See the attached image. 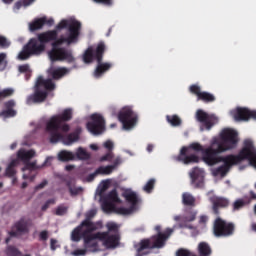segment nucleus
<instances>
[{
	"label": "nucleus",
	"instance_id": "obj_20",
	"mask_svg": "<svg viewBox=\"0 0 256 256\" xmlns=\"http://www.w3.org/2000/svg\"><path fill=\"white\" fill-rule=\"evenodd\" d=\"M94 236L95 234H93V232H87V230H83L82 232V237L84 239V248L87 251H97V248L99 247V244H97V242L95 241L99 238H95Z\"/></svg>",
	"mask_w": 256,
	"mask_h": 256
},
{
	"label": "nucleus",
	"instance_id": "obj_55",
	"mask_svg": "<svg viewBox=\"0 0 256 256\" xmlns=\"http://www.w3.org/2000/svg\"><path fill=\"white\" fill-rule=\"evenodd\" d=\"M107 189H109V181H104L100 188L99 194L102 195V193H105Z\"/></svg>",
	"mask_w": 256,
	"mask_h": 256
},
{
	"label": "nucleus",
	"instance_id": "obj_31",
	"mask_svg": "<svg viewBox=\"0 0 256 256\" xmlns=\"http://www.w3.org/2000/svg\"><path fill=\"white\" fill-rule=\"evenodd\" d=\"M45 26V19L38 18L29 24L30 31H39V29H43Z\"/></svg>",
	"mask_w": 256,
	"mask_h": 256
},
{
	"label": "nucleus",
	"instance_id": "obj_3",
	"mask_svg": "<svg viewBox=\"0 0 256 256\" xmlns=\"http://www.w3.org/2000/svg\"><path fill=\"white\" fill-rule=\"evenodd\" d=\"M71 119H73V110L70 108L63 110L61 114L54 115L49 119L46 123V131L50 134V143H59V141H63L65 145H73V143L79 141V133L77 132L70 133L66 138L60 132H69L71 127L69 124L65 123L71 121Z\"/></svg>",
	"mask_w": 256,
	"mask_h": 256
},
{
	"label": "nucleus",
	"instance_id": "obj_58",
	"mask_svg": "<svg viewBox=\"0 0 256 256\" xmlns=\"http://www.w3.org/2000/svg\"><path fill=\"white\" fill-rule=\"evenodd\" d=\"M23 179H29V181H35V177H37V174H23Z\"/></svg>",
	"mask_w": 256,
	"mask_h": 256
},
{
	"label": "nucleus",
	"instance_id": "obj_51",
	"mask_svg": "<svg viewBox=\"0 0 256 256\" xmlns=\"http://www.w3.org/2000/svg\"><path fill=\"white\" fill-rule=\"evenodd\" d=\"M56 200L55 198L49 199L45 202V204L42 206L41 210L46 211L51 205H55Z\"/></svg>",
	"mask_w": 256,
	"mask_h": 256
},
{
	"label": "nucleus",
	"instance_id": "obj_40",
	"mask_svg": "<svg viewBox=\"0 0 256 256\" xmlns=\"http://www.w3.org/2000/svg\"><path fill=\"white\" fill-rule=\"evenodd\" d=\"M5 253L7 256H21L22 253L17 249V247L13 245H9L6 247Z\"/></svg>",
	"mask_w": 256,
	"mask_h": 256
},
{
	"label": "nucleus",
	"instance_id": "obj_9",
	"mask_svg": "<svg viewBox=\"0 0 256 256\" xmlns=\"http://www.w3.org/2000/svg\"><path fill=\"white\" fill-rule=\"evenodd\" d=\"M118 119L123 125V129L129 131V129H133L135 125H137V121L139 117L133 111V108L130 106H125L122 108L118 114Z\"/></svg>",
	"mask_w": 256,
	"mask_h": 256
},
{
	"label": "nucleus",
	"instance_id": "obj_33",
	"mask_svg": "<svg viewBox=\"0 0 256 256\" xmlns=\"http://www.w3.org/2000/svg\"><path fill=\"white\" fill-rule=\"evenodd\" d=\"M119 201V195L117 194V190L110 191L105 197L104 202L108 203H117Z\"/></svg>",
	"mask_w": 256,
	"mask_h": 256
},
{
	"label": "nucleus",
	"instance_id": "obj_43",
	"mask_svg": "<svg viewBox=\"0 0 256 256\" xmlns=\"http://www.w3.org/2000/svg\"><path fill=\"white\" fill-rule=\"evenodd\" d=\"M66 185L69 189V193L72 197H74L75 195H79V193H81L83 191V188L78 187V188H72L71 187V181L66 182Z\"/></svg>",
	"mask_w": 256,
	"mask_h": 256
},
{
	"label": "nucleus",
	"instance_id": "obj_19",
	"mask_svg": "<svg viewBox=\"0 0 256 256\" xmlns=\"http://www.w3.org/2000/svg\"><path fill=\"white\" fill-rule=\"evenodd\" d=\"M96 215L95 210H91L86 214V219L82 221V226H85L84 231L86 233H93V231H97V229H101L103 227V224L101 222H93L91 219H93Z\"/></svg>",
	"mask_w": 256,
	"mask_h": 256
},
{
	"label": "nucleus",
	"instance_id": "obj_49",
	"mask_svg": "<svg viewBox=\"0 0 256 256\" xmlns=\"http://www.w3.org/2000/svg\"><path fill=\"white\" fill-rule=\"evenodd\" d=\"M192 255H194L193 252L183 248L178 249L176 252V256H192Z\"/></svg>",
	"mask_w": 256,
	"mask_h": 256
},
{
	"label": "nucleus",
	"instance_id": "obj_63",
	"mask_svg": "<svg viewBox=\"0 0 256 256\" xmlns=\"http://www.w3.org/2000/svg\"><path fill=\"white\" fill-rule=\"evenodd\" d=\"M55 245H57V240L52 238L50 240V248L52 249V251H55V249H57V247Z\"/></svg>",
	"mask_w": 256,
	"mask_h": 256
},
{
	"label": "nucleus",
	"instance_id": "obj_11",
	"mask_svg": "<svg viewBox=\"0 0 256 256\" xmlns=\"http://www.w3.org/2000/svg\"><path fill=\"white\" fill-rule=\"evenodd\" d=\"M103 242L106 249H115L119 246L121 237L119 234H109V232H97L93 236Z\"/></svg>",
	"mask_w": 256,
	"mask_h": 256
},
{
	"label": "nucleus",
	"instance_id": "obj_17",
	"mask_svg": "<svg viewBox=\"0 0 256 256\" xmlns=\"http://www.w3.org/2000/svg\"><path fill=\"white\" fill-rule=\"evenodd\" d=\"M232 115L235 121H249V119L256 121V110H249V108L238 107Z\"/></svg>",
	"mask_w": 256,
	"mask_h": 256
},
{
	"label": "nucleus",
	"instance_id": "obj_23",
	"mask_svg": "<svg viewBox=\"0 0 256 256\" xmlns=\"http://www.w3.org/2000/svg\"><path fill=\"white\" fill-rule=\"evenodd\" d=\"M171 233H173V229H166L165 233L159 232L157 236H155V240L153 243V247L156 249H161V247L165 246V241L171 237Z\"/></svg>",
	"mask_w": 256,
	"mask_h": 256
},
{
	"label": "nucleus",
	"instance_id": "obj_62",
	"mask_svg": "<svg viewBox=\"0 0 256 256\" xmlns=\"http://www.w3.org/2000/svg\"><path fill=\"white\" fill-rule=\"evenodd\" d=\"M42 19L45 20V25H48L49 27H51V25H53V23H55V21L52 18L47 19V17H42Z\"/></svg>",
	"mask_w": 256,
	"mask_h": 256
},
{
	"label": "nucleus",
	"instance_id": "obj_57",
	"mask_svg": "<svg viewBox=\"0 0 256 256\" xmlns=\"http://www.w3.org/2000/svg\"><path fill=\"white\" fill-rule=\"evenodd\" d=\"M104 147H105V149L108 150V152L113 151V147H114L113 142H111L110 140H107V141L104 143Z\"/></svg>",
	"mask_w": 256,
	"mask_h": 256
},
{
	"label": "nucleus",
	"instance_id": "obj_64",
	"mask_svg": "<svg viewBox=\"0 0 256 256\" xmlns=\"http://www.w3.org/2000/svg\"><path fill=\"white\" fill-rule=\"evenodd\" d=\"M147 151H148V153H151V152H153V149H154V146H153V144H148V146H147Z\"/></svg>",
	"mask_w": 256,
	"mask_h": 256
},
{
	"label": "nucleus",
	"instance_id": "obj_5",
	"mask_svg": "<svg viewBox=\"0 0 256 256\" xmlns=\"http://www.w3.org/2000/svg\"><path fill=\"white\" fill-rule=\"evenodd\" d=\"M105 51H107V46L105 42L100 41L96 49L89 47L83 55L84 63H93V59L97 62V66L93 72L95 79H101L104 73L110 71L113 67V63L111 62H103V55H105Z\"/></svg>",
	"mask_w": 256,
	"mask_h": 256
},
{
	"label": "nucleus",
	"instance_id": "obj_38",
	"mask_svg": "<svg viewBox=\"0 0 256 256\" xmlns=\"http://www.w3.org/2000/svg\"><path fill=\"white\" fill-rule=\"evenodd\" d=\"M150 245H151V242L149 240H142L139 244V248L137 249L138 255L139 256L147 255V253H143V251H145V249H149Z\"/></svg>",
	"mask_w": 256,
	"mask_h": 256
},
{
	"label": "nucleus",
	"instance_id": "obj_14",
	"mask_svg": "<svg viewBox=\"0 0 256 256\" xmlns=\"http://www.w3.org/2000/svg\"><path fill=\"white\" fill-rule=\"evenodd\" d=\"M196 119L199 123H202L206 131H211L213 125L217 123V117H215V115H209L203 110H198L196 112Z\"/></svg>",
	"mask_w": 256,
	"mask_h": 256
},
{
	"label": "nucleus",
	"instance_id": "obj_61",
	"mask_svg": "<svg viewBox=\"0 0 256 256\" xmlns=\"http://www.w3.org/2000/svg\"><path fill=\"white\" fill-rule=\"evenodd\" d=\"M207 221H209V218L207 216H205V215L200 216V219H199L200 224L205 225V223H207Z\"/></svg>",
	"mask_w": 256,
	"mask_h": 256
},
{
	"label": "nucleus",
	"instance_id": "obj_29",
	"mask_svg": "<svg viewBox=\"0 0 256 256\" xmlns=\"http://www.w3.org/2000/svg\"><path fill=\"white\" fill-rule=\"evenodd\" d=\"M19 165V159H13L7 166L5 170L6 177H14L17 175V170L15 169Z\"/></svg>",
	"mask_w": 256,
	"mask_h": 256
},
{
	"label": "nucleus",
	"instance_id": "obj_36",
	"mask_svg": "<svg viewBox=\"0 0 256 256\" xmlns=\"http://www.w3.org/2000/svg\"><path fill=\"white\" fill-rule=\"evenodd\" d=\"M19 73H24L26 81H29L31 79V68L29 64H23L18 67Z\"/></svg>",
	"mask_w": 256,
	"mask_h": 256
},
{
	"label": "nucleus",
	"instance_id": "obj_50",
	"mask_svg": "<svg viewBox=\"0 0 256 256\" xmlns=\"http://www.w3.org/2000/svg\"><path fill=\"white\" fill-rule=\"evenodd\" d=\"M113 157H114L113 151H110V152H108L107 154H105L104 156H102L100 158V162L101 163H103L105 161L112 162L113 161Z\"/></svg>",
	"mask_w": 256,
	"mask_h": 256
},
{
	"label": "nucleus",
	"instance_id": "obj_37",
	"mask_svg": "<svg viewBox=\"0 0 256 256\" xmlns=\"http://www.w3.org/2000/svg\"><path fill=\"white\" fill-rule=\"evenodd\" d=\"M106 228L108 229V231H106V233H113L112 235H119V225H117V223L115 222H108L106 224Z\"/></svg>",
	"mask_w": 256,
	"mask_h": 256
},
{
	"label": "nucleus",
	"instance_id": "obj_35",
	"mask_svg": "<svg viewBox=\"0 0 256 256\" xmlns=\"http://www.w3.org/2000/svg\"><path fill=\"white\" fill-rule=\"evenodd\" d=\"M13 95H15V89L4 88V89L0 90V101L9 99V97H13Z\"/></svg>",
	"mask_w": 256,
	"mask_h": 256
},
{
	"label": "nucleus",
	"instance_id": "obj_8",
	"mask_svg": "<svg viewBox=\"0 0 256 256\" xmlns=\"http://www.w3.org/2000/svg\"><path fill=\"white\" fill-rule=\"evenodd\" d=\"M212 233L214 237H233L235 235V223L217 216L213 222Z\"/></svg>",
	"mask_w": 256,
	"mask_h": 256
},
{
	"label": "nucleus",
	"instance_id": "obj_2",
	"mask_svg": "<svg viewBox=\"0 0 256 256\" xmlns=\"http://www.w3.org/2000/svg\"><path fill=\"white\" fill-rule=\"evenodd\" d=\"M57 31L61 29H68V37L61 36L52 43V49L49 51V59L52 63L57 61H64L65 63H75V56H73V50L65 47H59L63 43L71 45L77 43L79 35H81V22L77 20H62L57 26Z\"/></svg>",
	"mask_w": 256,
	"mask_h": 256
},
{
	"label": "nucleus",
	"instance_id": "obj_7",
	"mask_svg": "<svg viewBox=\"0 0 256 256\" xmlns=\"http://www.w3.org/2000/svg\"><path fill=\"white\" fill-rule=\"evenodd\" d=\"M55 84L51 79H45L43 76L37 78L34 95L27 99V103H43L47 99V91H54Z\"/></svg>",
	"mask_w": 256,
	"mask_h": 256
},
{
	"label": "nucleus",
	"instance_id": "obj_15",
	"mask_svg": "<svg viewBox=\"0 0 256 256\" xmlns=\"http://www.w3.org/2000/svg\"><path fill=\"white\" fill-rule=\"evenodd\" d=\"M190 93L196 95L197 101H203V103H213L215 102V95L209 92L201 91V87L197 84H193L189 87Z\"/></svg>",
	"mask_w": 256,
	"mask_h": 256
},
{
	"label": "nucleus",
	"instance_id": "obj_18",
	"mask_svg": "<svg viewBox=\"0 0 256 256\" xmlns=\"http://www.w3.org/2000/svg\"><path fill=\"white\" fill-rule=\"evenodd\" d=\"M209 201L210 203H212V212L216 215V217H219V215H221L219 209H227L230 203L229 199L219 196H212L209 198Z\"/></svg>",
	"mask_w": 256,
	"mask_h": 256
},
{
	"label": "nucleus",
	"instance_id": "obj_59",
	"mask_svg": "<svg viewBox=\"0 0 256 256\" xmlns=\"http://www.w3.org/2000/svg\"><path fill=\"white\" fill-rule=\"evenodd\" d=\"M47 180H43L40 184H38L36 187H35V190L36 191H39L40 189H44L45 186L47 185Z\"/></svg>",
	"mask_w": 256,
	"mask_h": 256
},
{
	"label": "nucleus",
	"instance_id": "obj_12",
	"mask_svg": "<svg viewBox=\"0 0 256 256\" xmlns=\"http://www.w3.org/2000/svg\"><path fill=\"white\" fill-rule=\"evenodd\" d=\"M86 127L93 135H101L105 131V118L100 114H92L91 121L86 124Z\"/></svg>",
	"mask_w": 256,
	"mask_h": 256
},
{
	"label": "nucleus",
	"instance_id": "obj_1",
	"mask_svg": "<svg viewBox=\"0 0 256 256\" xmlns=\"http://www.w3.org/2000/svg\"><path fill=\"white\" fill-rule=\"evenodd\" d=\"M237 143H239V138L237 131H235L227 140L226 136H223V144L217 151L212 155L206 158L205 164L209 167H213V165H219V163H224L217 168L212 170L213 177H226L227 173L231 171V167L234 165H239L242 161H249L251 165V157H253V150H251V144L244 141L242 149L239 151L238 155L229 154L226 156H221V153H225L226 151H231V149H235L237 147Z\"/></svg>",
	"mask_w": 256,
	"mask_h": 256
},
{
	"label": "nucleus",
	"instance_id": "obj_39",
	"mask_svg": "<svg viewBox=\"0 0 256 256\" xmlns=\"http://www.w3.org/2000/svg\"><path fill=\"white\" fill-rule=\"evenodd\" d=\"M76 157H78V159L87 161V160L91 159V154H89L87 152V150L80 147V148H78V150L76 152Z\"/></svg>",
	"mask_w": 256,
	"mask_h": 256
},
{
	"label": "nucleus",
	"instance_id": "obj_56",
	"mask_svg": "<svg viewBox=\"0 0 256 256\" xmlns=\"http://www.w3.org/2000/svg\"><path fill=\"white\" fill-rule=\"evenodd\" d=\"M72 254L75 255V256L86 255L87 254V248H85V249H77Z\"/></svg>",
	"mask_w": 256,
	"mask_h": 256
},
{
	"label": "nucleus",
	"instance_id": "obj_28",
	"mask_svg": "<svg viewBox=\"0 0 256 256\" xmlns=\"http://www.w3.org/2000/svg\"><path fill=\"white\" fill-rule=\"evenodd\" d=\"M197 199L189 192H184L182 194V204L185 207H195Z\"/></svg>",
	"mask_w": 256,
	"mask_h": 256
},
{
	"label": "nucleus",
	"instance_id": "obj_25",
	"mask_svg": "<svg viewBox=\"0 0 256 256\" xmlns=\"http://www.w3.org/2000/svg\"><path fill=\"white\" fill-rule=\"evenodd\" d=\"M49 75L55 80L61 79L62 77H65L67 73H69V69L67 68H50L48 70Z\"/></svg>",
	"mask_w": 256,
	"mask_h": 256
},
{
	"label": "nucleus",
	"instance_id": "obj_24",
	"mask_svg": "<svg viewBox=\"0 0 256 256\" xmlns=\"http://www.w3.org/2000/svg\"><path fill=\"white\" fill-rule=\"evenodd\" d=\"M119 165H121V158L117 157L112 165L98 167L96 173H98V175H111Z\"/></svg>",
	"mask_w": 256,
	"mask_h": 256
},
{
	"label": "nucleus",
	"instance_id": "obj_48",
	"mask_svg": "<svg viewBox=\"0 0 256 256\" xmlns=\"http://www.w3.org/2000/svg\"><path fill=\"white\" fill-rule=\"evenodd\" d=\"M35 169H38L37 162H26L24 168L22 171H35Z\"/></svg>",
	"mask_w": 256,
	"mask_h": 256
},
{
	"label": "nucleus",
	"instance_id": "obj_26",
	"mask_svg": "<svg viewBox=\"0 0 256 256\" xmlns=\"http://www.w3.org/2000/svg\"><path fill=\"white\" fill-rule=\"evenodd\" d=\"M197 219V210L193 207H186L184 210L183 221L191 223Z\"/></svg>",
	"mask_w": 256,
	"mask_h": 256
},
{
	"label": "nucleus",
	"instance_id": "obj_27",
	"mask_svg": "<svg viewBox=\"0 0 256 256\" xmlns=\"http://www.w3.org/2000/svg\"><path fill=\"white\" fill-rule=\"evenodd\" d=\"M17 157L18 159H20V161H24V163H27L31 161L33 157H35V150L25 151L24 149H21L18 151Z\"/></svg>",
	"mask_w": 256,
	"mask_h": 256
},
{
	"label": "nucleus",
	"instance_id": "obj_32",
	"mask_svg": "<svg viewBox=\"0 0 256 256\" xmlns=\"http://www.w3.org/2000/svg\"><path fill=\"white\" fill-rule=\"evenodd\" d=\"M59 161H73L75 159V154L67 150H62L58 154Z\"/></svg>",
	"mask_w": 256,
	"mask_h": 256
},
{
	"label": "nucleus",
	"instance_id": "obj_16",
	"mask_svg": "<svg viewBox=\"0 0 256 256\" xmlns=\"http://www.w3.org/2000/svg\"><path fill=\"white\" fill-rule=\"evenodd\" d=\"M177 161L184 163V165H191V163H199L200 158L195 153H191L189 148L182 147L179 155L177 156Z\"/></svg>",
	"mask_w": 256,
	"mask_h": 256
},
{
	"label": "nucleus",
	"instance_id": "obj_13",
	"mask_svg": "<svg viewBox=\"0 0 256 256\" xmlns=\"http://www.w3.org/2000/svg\"><path fill=\"white\" fill-rule=\"evenodd\" d=\"M123 197L128 203H130L131 206L130 208L119 207L117 208V213H119V215H131V213L135 211V207H137V204L139 203V197L133 191L124 192Z\"/></svg>",
	"mask_w": 256,
	"mask_h": 256
},
{
	"label": "nucleus",
	"instance_id": "obj_42",
	"mask_svg": "<svg viewBox=\"0 0 256 256\" xmlns=\"http://www.w3.org/2000/svg\"><path fill=\"white\" fill-rule=\"evenodd\" d=\"M67 211H69V206H65V204H60L55 211V215L58 217H63V215L67 214Z\"/></svg>",
	"mask_w": 256,
	"mask_h": 256
},
{
	"label": "nucleus",
	"instance_id": "obj_46",
	"mask_svg": "<svg viewBox=\"0 0 256 256\" xmlns=\"http://www.w3.org/2000/svg\"><path fill=\"white\" fill-rule=\"evenodd\" d=\"M7 54L0 53V69L1 71H5L7 69Z\"/></svg>",
	"mask_w": 256,
	"mask_h": 256
},
{
	"label": "nucleus",
	"instance_id": "obj_6",
	"mask_svg": "<svg viewBox=\"0 0 256 256\" xmlns=\"http://www.w3.org/2000/svg\"><path fill=\"white\" fill-rule=\"evenodd\" d=\"M234 132L235 130L226 128L221 131L219 138L212 139L207 148H203V146H201L199 143H192L189 145V147H187V149H189V151L192 149L193 151L202 153V161L207 163L206 159L211 156L213 157V154L225 143L223 142V137H226V140H228V138L231 137Z\"/></svg>",
	"mask_w": 256,
	"mask_h": 256
},
{
	"label": "nucleus",
	"instance_id": "obj_4",
	"mask_svg": "<svg viewBox=\"0 0 256 256\" xmlns=\"http://www.w3.org/2000/svg\"><path fill=\"white\" fill-rule=\"evenodd\" d=\"M57 30H48L46 32L39 33L37 38H31L28 43L23 47V50L19 53L18 59L20 61H27L29 57L33 55H41L45 52L47 43L55 41L57 39Z\"/></svg>",
	"mask_w": 256,
	"mask_h": 256
},
{
	"label": "nucleus",
	"instance_id": "obj_45",
	"mask_svg": "<svg viewBox=\"0 0 256 256\" xmlns=\"http://www.w3.org/2000/svg\"><path fill=\"white\" fill-rule=\"evenodd\" d=\"M153 189H155V179L151 178L146 185L143 187V190L146 193H151V191H153Z\"/></svg>",
	"mask_w": 256,
	"mask_h": 256
},
{
	"label": "nucleus",
	"instance_id": "obj_54",
	"mask_svg": "<svg viewBox=\"0 0 256 256\" xmlns=\"http://www.w3.org/2000/svg\"><path fill=\"white\" fill-rule=\"evenodd\" d=\"M94 3H100L101 5L111 6L113 5V0H93Z\"/></svg>",
	"mask_w": 256,
	"mask_h": 256
},
{
	"label": "nucleus",
	"instance_id": "obj_34",
	"mask_svg": "<svg viewBox=\"0 0 256 256\" xmlns=\"http://www.w3.org/2000/svg\"><path fill=\"white\" fill-rule=\"evenodd\" d=\"M83 227L82 224H80L78 227H76L71 234L72 241H81V237H83Z\"/></svg>",
	"mask_w": 256,
	"mask_h": 256
},
{
	"label": "nucleus",
	"instance_id": "obj_10",
	"mask_svg": "<svg viewBox=\"0 0 256 256\" xmlns=\"http://www.w3.org/2000/svg\"><path fill=\"white\" fill-rule=\"evenodd\" d=\"M33 226V220L22 216L18 221H16L12 227V231L8 232L10 237H19V235H26L29 233V228Z\"/></svg>",
	"mask_w": 256,
	"mask_h": 256
},
{
	"label": "nucleus",
	"instance_id": "obj_44",
	"mask_svg": "<svg viewBox=\"0 0 256 256\" xmlns=\"http://www.w3.org/2000/svg\"><path fill=\"white\" fill-rule=\"evenodd\" d=\"M35 0H19L15 3V9H21L22 7H29Z\"/></svg>",
	"mask_w": 256,
	"mask_h": 256
},
{
	"label": "nucleus",
	"instance_id": "obj_30",
	"mask_svg": "<svg viewBox=\"0 0 256 256\" xmlns=\"http://www.w3.org/2000/svg\"><path fill=\"white\" fill-rule=\"evenodd\" d=\"M198 253L200 256H210L213 253L211 246L207 242H200L198 245Z\"/></svg>",
	"mask_w": 256,
	"mask_h": 256
},
{
	"label": "nucleus",
	"instance_id": "obj_47",
	"mask_svg": "<svg viewBox=\"0 0 256 256\" xmlns=\"http://www.w3.org/2000/svg\"><path fill=\"white\" fill-rule=\"evenodd\" d=\"M247 203L243 199H238L233 203V210L239 211V209H243Z\"/></svg>",
	"mask_w": 256,
	"mask_h": 256
},
{
	"label": "nucleus",
	"instance_id": "obj_41",
	"mask_svg": "<svg viewBox=\"0 0 256 256\" xmlns=\"http://www.w3.org/2000/svg\"><path fill=\"white\" fill-rule=\"evenodd\" d=\"M166 119L168 121V123H170V125H172V127H179V125H181V118H179V116L177 115H172V116H166Z\"/></svg>",
	"mask_w": 256,
	"mask_h": 256
},
{
	"label": "nucleus",
	"instance_id": "obj_22",
	"mask_svg": "<svg viewBox=\"0 0 256 256\" xmlns=\"http://www.w3.org/2000/svg\"><path fill=\"white\" fill-rule=\"evenodd\" d=\"M17 106V102L13 99L4 102V108L2 112H0V117L4 119H11V117L17 116V110H14Z\"/></svg>",
	"mask_w": 256,
	"mask_h": 256
},
{
	"label": "nucleus",
	"instance_id": "obj_53",
	"mask_svg": "<svg viewBox=\"0 0 256 256\" xmlns=\"http://www.w3.org/2000/svg\"><path fill=\"white\" fill-rule=\"evenodd\" d=\"M40 241H47L49 239V232L47 230L41 231L39 234Z\"/></svg>",
	"mask_w": 256,
	"mask_h": 256
},
{
	"label": "nucleus",
	"instance_id": "obj_21",
	"mask_svg": "<svg viewBox=\"0 0 256 256\" xmlns=\"http://www.w3.org/2000/svg\"><path fill=\"white\" fill-rule=\"evenodd\" d=\"M190 179L192 181V185H194L195 189H203L205 185V179L203 176V171L198 167L193 168L190 173Z\"/></svg>",
	"mask_w": 256,
	"mask_h": 256
},
{
	"label": "nucleus",
	"instance_id": "obj_52",
	"mask_svg": "<svg viewBox=\"0 0 256 256\" xmlns=\"http://www.w3.org/2000/svg\"><path fill=\"white\" fill-rule=\"evenodd\" d=\"M9 45H11V43L7 41V38H5V36H0V47H2V49H7Z\"/></svg>",
	"mask_w": 256,
	"mask_h": 256
},
{
	"label": "nucleus",
	"instance_id": "obj_60",
	"mask_svg": "<svg viewBox=\"0 0 256 256\" xmlns=\"http://www.w3.org/2000/svg\"><path fill=\"white\" fill-rule=\"evenodd\" d=\"M97 175H99V173H97V170H95L94 173L88 175L87 181L91 183V181H94V180H95V177H96Z\"/></svg>",
	"mask_w": 256,
	"mask_h": 256
}]
</instances>
